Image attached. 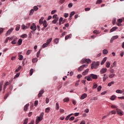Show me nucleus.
I'll return each mask as SVG.
<instances>
[{"label": "nucleus", "instance_id": "nucleus-31", "mask_svg": "<svg viewBox=\"0 0 124 124\" xmlns=\"http://www.w3.org/2000/svg\"><path fill=\"white\" fill-rule=\"evenodd\" d=\"M53 42L56 43V44H58L59 43V38H56L54 39Z\"/></svg>", "mask_w": 124, "mask_h": 124}, {"label": "nucleus", "instance_id": "nucleus-40", "mask_svg": "<svg viewBox=\"0 0 124 124\" xmlns=\"http://www.w3.org/2000/svg\"><path fill=\"white\" fill-rule=\"evenodd\" d=\"M111 108H112V109H115L116 108V110L117 109V108H118V107L117 106H115V105H111Z\"/></svg>", "mask_w": 124, "mask_h": 124}, {"label": "nucleus", "instance_id": "nucleus-9", "mask_svg": "<svg viewBox=\"0 0 124 124\" xmlns=\"http://www.w3.org/2000/svg\"><path fill=\"white\" fill-rule=\"evenodd\" d=\"M116 112L115 110H112L111 111H109L108 113V115H116Z\"/></svg>", "mask_w": 124, "mask_h": 124}, {"label": "nucleus", "instance_id": "nucleus-19", "mask_svg": "<svg viewBox=\"0 0 124 124\" xmlns=\"http://www.w3.org/2000/svg\"><path fill=\"white\" fill-rule=\"evenodd\" d=\"M74 14H75V12H71L70 14V18H69V20H71V19H72V16H73V15H74Z\"/></svg>", "mask_w": 124, "mask_h": 124}, {"label": "nucleus", "instance_id": "nucleus-49", "mask_svg": "<svg viewBox=\"0 0 124 124\" xmlns=\"http://www.w3.org/2000/svg\"><path fill=\"white\" fill-rule=\"evenodd\" d=\"M21 68H22V67H21V66H19L15 71V72H18L20 69H21Z\"/></svg>", "mask_w": 124, "mask_h": 124}, {"label": "nucleus", "instance_id": "nucleus-23", "mask_svg": "<svg viewBox=\"0 0 124 124\" xmlns=\"http://www.w3.org/2000/svg\"><path fill=\"white\" fill-rule=\"evenodd\" d=\"M30 106V104H27L26 105L24 106V111L26 112L28 111V107Z\"/></svg>", "mask_w": 124, "mask_h": 124}, {"label": "nucleus", "instance_id": "nucleus-52", "mask_svg": "<svg viewBox=\"0 0 124 124\" xmlns=\"http://www.w3.org/2000/svg\"><path fill=\"white\" fill-rule=\"evenodd\" d=\"M59 21L58 18H57L56 19H54L52 21V23L53 24H56L57 23V22H58Z\"/></svg>", "mask_w": 124, "mask_h": 124}, {"label": "nucleus", "instance_id": "nucleus-37", "mask_svg": "<svg viewBox=\"0 0 124 124\" xmlns=\"http://www.w3.org/2000/svg\"><path fill=\"white\" fill-rule=\"evenodd\" d=\"M40 52H41V49H39V50L37 53V58H39V56H40Z\"/></svg>", "mask_w": 124, "mask_h": 124}, {"label": "nucleus", "instance_id": "nucleus-17", "mask_svg": "<svg viewBox=\"0 0 124 124\" xmlns=\"http://www.w3.org/2000/svg\"><path fill=\"white\" fill-rule=\"evenodd\" d=\"M20 54H22V52H20V53H18V59L19 60V61H22V60H23V55H20Z\"/></svg>", "mask_w": 124, "mask_h": 124}, {"label": "nucleus", "instance_id": "nucleus-39", "mask_svg": "<svg viewBox=\"0 0 124 124\" xmlns=\"http://www.w3.org/2000/svg\"><path fill=\"white\" fill-rule=\"evenodd\" d=\"M116 95H113L111 96V98H110V99H111V100H114V99H116Z\"/></svg>", "mask_w": 124, "mask_h": 124}, {"label": "nucleus", "instance_id": "nucleus-11", "mask_svg": "<svg viewBox=\"0 0 124 124\" xmlns=\"http://www.w3.org/2000/svg\"><path fill=\"white\" fill-rule=\"evenodd\" d=\"M43 20H44V17H42L41 18L39 19V23L40 25H42L44 21H43Z\"/></svg>", "mask_w": 124, "mask_h": 124}, {"label": "nucleus", "instance_id": "nucleus-10", "mask_svg": "<svg viewBox=\"0 0 124 124\" xmlns=\"http://www.w3.org/2000/svg\"><path fill=\"white\" fill-rule=\"evenodd\" d=\"M9 85V82L8 81H6L4 85H3V90L4 91L6 89V87Z\"/></svg>", "mask_w": 124, "mask_h": 124}, {"label": "nucleus", "instance_id": "nucleus-12", "mask_svg": "<svg viewBox=\"0 0 124 124\" xmlns=\"http://www.w3.org/2000/svg\"><path fill=\"white\" fill-rule=\"evenodd\" d=\"M107 79H108V76H107L106 74H104V77H103V82H105Z\"/></svg>", "mask_w": 124, "mask_h": 124}, {"label": "nucleus", "instance_id": "nucleus-50", "mask_svg": "<svg viewBox=\"0 0 124 124\" xmlns=\"http://www.w3.org/2000/svg\"><path fill=\"white\" fill-rule=\"evenodd\" d=\"M33 12H34V10L33 9H31L30 13V15H32L33 14Z\"/></svg>", "mask_w": 124, "mask_h": 124}, {"label": "nucleus", "instance_id": "nucleus-21", "mask_svg": "<svg viewBox=\"0 0 124 124\" xmlns=\"http://www.w3.org/2000/svg\"><path fill=\"white\" fill-rule=\"evenodd\" d=\"M43 26L45 27V28H47V21L46 20H44V22H43Z\"/></svg>", "mask_w": 124, "mask_h": 124}, {"label": "nucleus", "instance_id": "nucleus-8", "mask_svg": "<svg viewBox=\"0 0 124 124\" xmlns=\"http://www.w3.org/2000/svg\"><path fill=\"white\" fill-rule=\"evenodd\" d=\"M13 28H11V29H9L6 33V36H7L10 34L11 32H12L13 31Z\"/></svg>", "mask_w": 124, "mask_h": 124}, {"label": "nucleus", "instance_id": "nucleus-6", "mask_svg": "<svg viewBox=\"0 0 124 124\" xmlns=\"http://www.w3.org/2000/svg\"><path fill=\"white\" fill-rule=\"evenodd\" d=\"M30 29L34 31H36V25H35V24L33 23L32 25L31 26Z\"/></svg>", "mask_w": 124, "mask_h": 124}, {"label": "nucleus", "instance_id": "nucleus-54", "mask_svg": "<svg viewBox=\"0 0 124 124\" xmlns=\"http://www.w3.org/2000/svg\"><path fill=\"white\" fill-rule=\"evenodd\" d=\"M109 78H113V77H115V74H110L108 75Z\"/></svg>", "mask_w": 124, "mask_h": 124}, {"label": "nucleus", "instance_id": "nucleus-20", "mask_svg": "<svg viewBox=\"0 0 124 124\" xmlns=\"http://www.w3.org/2000/svg\"><path fill=\"white\" fill-rule=\"evenodd\" d=\"M52 39H53V38H50L47 39L46 40V43L49 45L50 44V43H51V42L52 41Z\"/></svg>", "mask_w": 124, "mask_h": 124}, {"label": "nucleus", "instance_id": "nucleus-46", "mask_svg": "<svg viewBox=\"0 0 124 124\" xmlns=\"http://www.w3.org/2000/svg\"><path fill=\"white\" fill-rule=\"evenodd\" d=\"M33 9L34 11H37V10H38V7H37V6H35L33 7Z\"/></svg>", "mask_w": 124, "mask_h": 124}, {"label": "nucleus", "instance_id": "nucleus-42", "mask_svg": "<svg viewBox=\"0 0 124 124\" xmlns=\"http://www.w3.org/2000/svg\"><path fill=\"white\" fill-rule=\"evenodd\" d=\"M22 42H23V40L21 39H19L18 41V45H21L22 44Z\"/></svg>", "mask_w": 124, "mask_h": 124}, {"label": "nucleus", "instance_id": "nucleus-5", "mask_svg": "<svg viewBox=\"0 0 124 124\" xmlns=\"http://www.w3.org/2000/svg\"><path fill=\"white\" fill-rule=\"evenodd\" d=\"M43 93H44V90H41L38 94V98H40V97L42 96V95L43 94Z\"/></svg>", "mask_w": 124, "mask_h": 124}, {"label": "nucleus", "instance_id": "nucleus-57", "mask_svg": "<svg viewBox=\"0 0 124 124\" xmlns=\"http://www.w3.org/2000/svg\"><path fill=\"white\" fill-rule=\"evenodd\" d=\"M79 82H80V80H78V81L76 82V83L75 86L76 87L78 86L79 85Z\"/></svg>", "mask_w": 124, "mask_h": 124}, {"label": "nucleus", "instance_id": "nucleus-60", "mask_svg": "<svg viewBox=\"0 0 124 124\" xmlns=\"http://www.w3.org/2000/svg\"><path fill=\"white\" fill-rule=\"evenodd\" d=\"M73 6V4H72V3H70L69 4H68V7L69 8H71V7H72V6Z\"/></svg>", "mask_w": 124, "mask_h": 124}, {"label": "nucleus", "instance_id": "nucleus-22", "mask_svg": "<svg viewBox=\"0 0 124 124\" xmlns=\"http://www.w3.org/2000/svg\"><path fill=\"white\" fill-rule=\"evenodd\" d=\"M110 64H111V63H110V62H107L106 65V67H107V68H109V67H110Z\"/></svg>", "mask_w": 124, "mask_h": 124}, {"label": "nucleus", "instance_id": "nucleus-13", "mask_svg": "<svg viewBox=\"0 0 124 124\" xmlns=\"http://www.w3.org/2000/svg\"><path fill=\"white\" fill-rule=\"evenodd\" d=\"M89 70H90L89 69H86L83 73H82V75L85 76V75H87L89 72Z\"/></svg>", "mask_w": 124, "mask_h": 124}, {"label": "nucleus", "instance_id": "nucleus-62", "mask_svg": "<svg viewBox=\"0 0 124 124\" xmlns=\"http://www.w3.org/2000/svg\"><path fill=\"white\" fill-rule=\"evenodd\" d=\"M93 33H96V34H98L99 32L97 30H95L93 31Z\"/></svg>", "mask_w": 124, "mask_h": 124}, {"label": "nucleus", "instance_id": "nucleus-15", "mask_svg": "<svg viewBox=\"0 0 124 124\" xmlns=\"http://www.w3.org/2000/svg\"><path fill=\"white\" fill-rule=\"evenodd\" d=\"M88 95H87L86 93H83L80 97L81 99H85L86 97H87Z\"/></svg>", "mask_w": 124, "mask_h": 124}, {"label": "nucleus", "instance_id": "nucleus-45", "mask_svg": "<svg viewBox=\"0 0 124 124\" xmlns=\"http://www.w3.org/2000/svg\"><path fill=\"white\" fill-rule=\"evenodd\" d=\"M45 112L46 113H49L50 112V108H47L45 109Z\"/></svg>", "mask_w": 124, "mask_h": 124}, {"label": "nucleus", "instance_id": "nucleus-2", "mask_svg": "<svg viewBox=\"0 0 124 124\" xmlns=\"http://www.w3.org/2000/svg\"><path fill=\"white\" fill-rule=\"evenodd\" d=\"M97 78V75L93 74H90L89 76H86L84 78L85 79H87V81H93V79L94 80H96Z\"/></svg>", "mask_w": 124, "mask_h": 124}, {"label": "nucleus", "instance_id": "nucleus-35", "mask_svg": "<svg viewBox=\"0 0 124 124\" xmlns=\"http://www.w3.org/2000/svg\"><path fill=\"white\" fill-rule=\"evenodd\" d=\"M17 38L14 39V40L12 41V44H16L17 43Z\"/></svg>", "mask_w": 124, "mask_h": 124}, {"label": "nucleus", "instance_id": "nucleus-64", "mask_svg": "<svg viewBox=\"0 0 124 124\" xmlns=\"http://www.w3.org/2000/svg\"><path fill=\"white\" fill-rule=\"evenodd\" d=\"M80 124H86V122H85V121H82Z\"/></svg>", "mask_w": 124, "mask_h": 124}, {"label": "nucleus", "instance_id": "nucleus-4", "mask_svg": "<svg viewBox=\"0 0 124 124\" xmlns=\"http://www.w3.org/2000/svg\"><path fill=\"white\" fill-rule=\"evenodd\" d=\"M116 112L117 115L119 116H124V111L121 110L120 108H116Z\"/></svg>", "mask_w": 124, "mask_h": 124}, {"label": "nucleus", "instance_id": "nucleus-29", "mask_svg": "<svg viewBox=\"0 0 124 124\" xmlns=\"http://www.w3.org/2000/svg\"><path fill=\"white\" fill-rule=\"evenodd\" d=\"M116 93H124V92H123V91L120 90H117L116 91Z\"/></svg>", "mask_w": 124, "mask_h": 124}, {"label": "nucleus", "instance_id": "nucleus-55", "mask_svg": "<svg viewBox=\"0 0 124 124\" xmlns=\"http://www.w3.org/2000/svg\"><path fill=\"white\" fill-rule=\"evenodd\" d=\"M27 35L26 34H24L23 35H22L21 36V37H22V38H27Z\"/></svg>", "mask_w": 124, "mask_h": 124}, {"label": "nucleus", "instance_id": "nucleus-38", "mask_svg": "<svg viewBox=\"0 0 124 124\" xmlns=\"http://www.w3.org/2000/svg\"><path fill=\"white\" fill-rule=\"evenodd\" d=\"M48 44H46V43L44 44L42 46L43 48H46V47H48Z\"/></svg>", "mask_w": 124, "mask_h": 124}, {"label": "nucleus", "instance_id": "nucleus-24", "mask_svg": "<svg viewBox=\"0 0 124 124\" xmlns=\"http://www.w3.org/2000/svg\"><path fill=\"white\" fill-rule=\"evenodd\" d=\"M44 115V113L42 112L40 115V116L38 117V118H39V119H40L41 120H42V119H43V116Z\"/></svg>", "mask_w": 124, "mask_h": 124}, {"label": "nucleus", "instance_id": "nucleus-33", "mask_svg": "<svg viewBox=\"0 0 124 124\" xmlns=\"http://www.w3.org/2000/svg\"><path fill=\"white\" fill-rule=\"evenodd\" d=\"M68 101H69V98L68 97H66L63 99L64 102H68Z\"/></svg>", "mask_w": 124, "mask_h": 124}, {"label": "nucleus", "instance_id": "nucleus-16", "mask_svg": "<svg viewBox=\"0 0 124 124\" xmlns=\"http://www.w3.org/2000/svg\"><path fill=\"white\" fill-rule=\"evenodd\" d=\"M71 36H72V35L71 34H70L68 35L65 36V40H67V39H69V38H71Z\"/></svg>", "mask_w": 124, "mask_h": 124}, {"label": "nucleus", "instance_id": "nucleus-28", "mask_svg": "<svg viewBox=\"0 0 124 124\" xmlns=\"http://www.w3.org/2000/svg\"><path fill=\"white\" fill-rule=\"evenodd\" d=\"M37 61H38L37 58H33V59L32 60V62H33V63H35V62H37Z\"/></svg>", "mask_w": 124, "mask_h": 124}, {"label": "nucleus", "instance_id": "nucleus-27", "mask_svg": "<svg viewBox=\"0 0 124 124\" xmlns=\"http://www.w3.org/2000/svg\"><path fill=\"white\" fill-rule=\"evenodd\" d=\"M103 53L104 55H107V54H108V50H107V49H104L103 50Z\"/></svg>", "mask_w": 124, "mask_h": 124}, {"label": "nucleus", "instance_id": "nucleus-32", "mask_svg": "<svg viewBox=\"0 0 124 124\" xmlns=\"http://www.w3.org/2000/svg\"><path fill=\"white\" fill-rule=\"evenodd\" d=\"M55 108L56 110H59V109H60V106H59V103H56Z\"/></svg>", "mask_w": 124, "mask_h": 124}, {"label": "nucleus", "instance_id": "nucleus-63", "mask_svg": "<svg viewBox=\"0 0 124 124\" xmlns=\"http://www.w3.org/2000/svg\"><path fill=\"white\" fill-rule=\"evenodd\" d=\"M9 95V94L7 93L5 96L4 97V99H6L8 97V96Z\"/></svg>", "mask_w": 124, "mask_h": 124}, {"label": "nucleus", "instance_id": "nucleus-43", "mask_svg": "<svg viewBox=\"0 0 124 124\" xmlns=\"http://www.w3.org/2000/svg\"><path fill=\"white\" fill-rule=\"evenodd\" d=\"M93 89H96L97 88V84L95 83H93Z\"/></svg>", "mask_w": 124, "mask_h": 124}, {"label": "nucleus", "instance_id": "nucleus-44", "mask_svg": "<svg viewBox=\"0 0 124 124\" xmlns=\"http://www.w3.org/2000/svg\"><path fill=\"white\" fill-rule=\"evenodd\" d=\"M19 30H20V25H18L16 26V31H19Z\"/></svg>", "mask_w": 124, "mask_h": 124}, {"label": "nucleus", "instance_id": "nucleus-56", "mask_svg": "<svg viewBox=\"0 0 124 124\" xmlns=\"http://www.w3.org/2000/svg\"><path fill=\"white\" fill-rule=\"evenodd\" d=\"M3 31H4V29H3V28H0V34H1V33L3 32Z\"/></svg>", "mask_w": 124, "mask_h": 124}, {"label": "nucleus", "instance_id": "nucleus-61", "mask_svg": "<svg viewBox=\"0 0 124 124\" xmlns=\"http://www.w3.org/2000/svg\"><path fill=\"white\" fill-rule=\"evenodd\" d=\"M20 76V73H18L16 74V75L15 76V78H18Z\"/></svg>", "mask_w": 124, "mask_h": 124}, {"label": "nucleus", "instance_id": "nucleus-18", "mask_svg": "<svg viewBox=\"0 0 124 124\" xmlns=\"http://www.w3.org/2000/svg\"><path fill=\"white\" fill-rule=\"evenodd\" d=\"M116 30H118L117 27H113L111 29H110V32H113V31H116Z\"/></svg>", "mask_w": 124, "mask_h": 124}, {"label": "nucleus", "instance_id": "nucleus-59", "mask_svg": "<svg viewBox=\"0 0 124 124\" xmlns=\"http://www.w3.org/2000/svg\"><path fill=\"white\" fill-rule=\"evenodd\" d=\"M112 38L115 40V39H117L119 38V36H118V35L113 36L112 37Z\"/></svg>", "mask_w": 124, "mask_h": 124}, {"label": "nucleus", "instance_id": "nucleus-58", "mask_svg": "<svg viewBox=\"0 0 124 124\" xmlns=\"http://www.w3.org/2000/svg\"><path fill=\"white\" fill-rule=\"evenodd\" d=\"M123 20L122 18H120V19H118V20H117L118 23H123Z\"/></svg>", "mask_w": 124, "mask_h": 124}, {"label": "nucleus", "instance_id": "nucleus-41", "mask_svg": "<svg viewBox=\"0 0 124 124\" xmlns=\"http://www.w3.org/2000/svg\"><path fill=\"white\" fill-rule=\"evenodd\" d=\"M28 121H29V119L26 118L24 121L23 124H27Z\"/></svg>", "mask_w": 124, "mask_h": 124}, {"label": "nucleus", "instance_id": "nucleus-36", "mask_svg": "<svg viewBox=\"0 0 124 124\" xmlns=\"http://www.w3.org/2000/svg\"><path fill=\"white\" fill-rule=\"evenodd\" d=\"M32 51V50H28L26 52V55L29 56V55H30V54H31V53Z\"/></svg>", "mask_w": 124, "mask_h": 124}, {"label": "nucleus", "instance_id": "nucleus-30", "mask_svg": "<svg viewBox=\"0 0 124 124\" xmlns=\"http://www.w3.org/2000/svg\"><path fill=\"white\" fill-rule=\"evenodd\" d=\"M21 28L22 30H27V29H28V26H25L24 24L22 25Z\"/></svg>", "mask_w": 124, "mask_h": 124}, {"label": "nucleus", "instance_id": "nucleus-25", "mask_svg": "<svg viewBox=\"0 0 124 124\" xmlns=\"http://www.w3.org/2000/svg\"><path fill=\"white\" fill-rule=\"evenodd\" d=\"M41 121H42V120L38 117L37 119H36V124H38V123L41 122Z\"/></svg>", "mask_w": 124, "mask_h": 124}, {"label": "nucleus", "instance_id": "nucleus-14", "mask_svg": "<svg viewBox=\"0 0 124 124\" xmlns=\"http://www.w3.org/2000/svg\"><path fill=\"white\" fill-rule=\"evenodd\" d=\"M106 61H107V57H105L103 60L102 61V62H101V64L102 65L103 64H104V63H105V62H106Z\"/></svg>", "mask_w": 124, "mask_h": 124}, {"label": "nucleus", "instance_id": "nucleus-47", "mask_svg": "<svg viewBox=\"0 0 124 124\" xmlns=\"http://www.w3.org/2000/svg\"><path fill=\"white\" fill-rule=\"evenodd\" d=\"M33 73V69H31L30 70V76H31V75H32V74Z\"/></svg>", "mask_w": 124, "mask_h": 124}, {"label": "nucleus", "instance_id": "nucleus-51", "mask_svg": "<svg viewBox=\"0 0 124 124\" xmlns=\"http://www.w3.org/2000/svg\"><path fill=\"white\" fill-rule=\"evenodd\" d=\"M101 2H102V0H97L96 4H100Z\"/></svg>", "mask_w": 124, "mask_h": 124}, {"label": "nucleus", "instance_id": "nucleus-48", "mask_svg": "<svg viewBox=\"0 0 124 124\" xmlns=\"http://www.w3.org/2000/svg\"><path fill=\"white\" fill-rule=\"evenodd\" d=\"M37 105H38V101L35 100L34 102V106L37 107Z\"/></svg>", "mask_w": 124, "mask_h": 124}, {"label": "nucleus", "instance_id": "nucleus-1", "mask_svg": "<svg viewBox=\"0 0 124 124\" xmlns=\"http://www.w3.org/2000/svg\"><path fill=\"white\" fill-rule=\"evenodd\" d=\"M81 62H82V63H85L86 62H87V63L80 66L78 69V72H80V71H82V70L84 69V67H87V66H88L89 63H91V62H92V61H91V60H90L89 59H83L81 60Z\"/></svg>", "mask_w": 124, "mask_h": 124}, {"label": "nucleus", "instance_id": "nucleus-53", "mask_svg": "<svg viewBox=\"0 0 124 124\" xmlns=\"http://www.w3.org/2000/svg\"><path fill=\"white\" fill-rule=\"evenodd\" d=\"M102 87L101 86H99L98 87H97V92H100V91H101V89H102Z\"/></svg>", "mask_w": 124, "mask_h": 124}, {"label": "nucleus", "instance_id": "nucleus-7", "mask_svg": "<svg viewBox=\"0 0 124 124\" xmlns=\"http://www.w3.org/2000/svg\"><path fill=\"white\" fill-rule=\"evenodd\" d=\"M107 72V68H102L100 70V73L101 74H104V73H106Z\"/></svg>", "mask_w": 124, "mask_h": 124}, {"label": "nucleus", "instance_id": "nucleus-34", "mask_svg": "<svg viewBox=\"0 0 124 124\" xmlns=\"http://www.w3.org/2000/svg\"><path fill=\"white\" fill-rule=\"evenodd\" d=\"M115 83V82L114 81H111L110 83H108V87H111L112 86V85H114V83Z\"/></svg>", "mask_w": 124, "mask_h": 124}, {"label": "nucleus", "instance_id": "nucleus-3", "mask_svg": "<svg viewBox=\"0 0 124 124\" xmlns=\"http://www.w3.org/2000/svg\"><path fill=\"white\" fill-rule=\"evenodd\" d=\"M99 65V62H93L92 64H91V69H96L97 67H98V66Z\"/></svg>", "mask_w": 124, "mask_h": 124}, {"label": "nucleus", "instance_id": "nucleus-26", "mask_svg": "<svg viewBox=\"0 0 124 124\" xmlns=\"http://www.w3.org/2000/svg\"><path fill=\"white\" fill-rule=\"evenodd\" d=\"M52 18L53 19H54V20H57V19H58L59 20V17H58V15H53Z\"/></svg>", "mask_w": 124, "mask_h": 124}]
</instances>
